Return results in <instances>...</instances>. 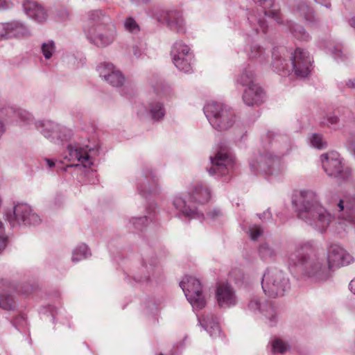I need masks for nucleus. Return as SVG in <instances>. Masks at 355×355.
<instances>
[{"instance_id": "obj_3", "label": "nucleus", "mask_w": 355, "mask_h": 355, "mask_svg": "<svg viewBox=\"0 0 355 355\" xmlns=\"http://www.w3.org/2000/svg\"><path fill=\"white\" fill-rule=\"evenodd\" d=\"M87 39L98 47L111 44L116 37V30L110 18L102 10H92L89 14V22L85 28Z\"/></svg>"}, {"instance_id": "obj_55", "label": "nucleus", "mask_w": 355, "mask_h": 355, "mask_svg": "<svg viewBox=\"0 0 355 355\" xmlns=\"http://www.w3.org/2000/svg\"><path fill=\"white\" fill-rule=\"evenodd\" d=\"M160 355H162V354H160Z\"/></svg>"}, {"instance_id": "obj_20", "label": "nucleus", "mask_w": 355, "mask_h": 355, "mask_svg": "<svg viewBox=\"0 0 355 355\" xmlns=\"http://www.w3.org/2000/svg\"><path fill=\"white\" fill-rule=\"evenodd\" d=\"M248 308L254 313L262 314L270 326L275 325L277 322L278 315L275 308L269 304L262 306L260 300L257 297H254L250 301Z\"/></svg>"}, {"instance_id": "obj_41", "label": "nucleus", "mask_w": 355, "mask_h": 355, "mask_svg": "<svg viewBox=\"0 0 355 355\" xmlns=\"http://www.w3.org/2000/svg\"><path fill=\"white\" fill-rule=\"evenodd\" d=\"M6 244L7 237L4 233L3 224L0 221V253L6 248Z\"/></svg>"}, {"instance_id": "obj_19", "label": "nucleus", "mask_w": 355, "mask_h": 355, "mask_svg": "<svg viewBox=\"0 0 355 355\" xmlns=\"http://www.w3.org/2000/svg\"><path fill=\"white\" fill-rule=\"evenodd\" d=\"M138 116L144 117L148 114L153 121H160L165 115V108L163 103L157 99H153L148 102L147 105H138L137 107Z\"/></svg>"}, {"instance_id": "obj_13", "label": "nucleus", "mask_w": 355, "mask_h": 355, "mask_svg": "<svg viewBox=\"0 0 355 355\" xmlns=\"http://www.w3.org/2000/svg\"><path fill=\"white\" fill-rule=\"evenodd\" d=\"M171 55L175 67L184 73L193 71V55L191 48L183 41H176L171 49Z\"/></svg>"}, {"instance_id": "obj_11", "label": "nucleus", "mask_w": 355, "mask_h": 355, "mask_svg": "<svg viewBox=\"0 0 355 355\" xmlns=\"http://www.w3.org/2000/svg\"><path fill=\"white\" fill-rule=\"evenodd\" d=\"M184 295L194 310L204 308L207 304L202 285L194 277L186 275L180 283Z\"/></svg>"}, {"instance_id": "obj_9", "label": "nucleus", "mask_w": 355, "mask_h": 355, "mask_svg": "<svg viewBox=\"0 0 355 355\" xmlns=\"http://www.w3.org/2000/svg\"><path fill=\"white\" fill-rule=\"evenodd\" d=\"M35 126L46 139L57 145H62L73 137L71 129L50 120L37 121Z\"/></svg>"}, {"instance_id": "obj_49", "label": "nucleus", "mask_w": 355, "mask_h": 355, "mask_svg": "<svg viewBox=\"0 0 355 355\" xmlns=\"http://www.w3.org/2000/svg\"><path fill=\"white\" fill-rule=\"evenodd\" d=\"M45 162H46L47 166L49 167H50V168H52V167H53L55 166L54 162L53 160H51V159H46Z\"/></svg>"}, {"instance_id": "obj_48", "label": "nucleus", "mask_w": 355, "mask_h": 355, "mask_svg": "<svg viewBox=\"0 0 355 355\" xmlns=\"http://www.w3.org/2000/svg\"><path fill=\"white\" fill-rule=\"evenodd\" d=\"M346 84L350 88H355V79L349 80Z\"/></svg>"}, {"instance_id": "obj_43", "label": "nucleus", "mask_w": 355, "mask_h": 355, "mask_svg": "<svg viewBox=\"0 0 355 355\" xmlns=\"http://www.w3.org/2000/svg\"><path fill=\"white\" fill-rule=\"evenodd\" d=\"M8 37L7 23H0V40Z\"/></svg>"}, {"instance_id": "obj_10", "label": "nucleus", "mask_w": 355, "mask_h": 355, "mask_svg": "<svg viewBox=\"0 0 355 355\" xmlns=\"http://www.w3.org/2000/svg\"><path fill=\"white\" fill-rule=\"evenodd\" d=\"M320 162L324 172L331 177L345 180L351 177V171L346 166L340 154L330 151L320 155Z\"/></svg>"}, {"instance_id": "obj_18", "label": "nucleus", "mask_w": 355, "mask_h": 355, "mask_svg": "<svg viewBox=\"0 0 355 355\" xmlns=\"http://www.w3.org/2000/svg\"><path fill=\"white\" fill-rule=\"evenodd\" d=\"M212 166L209 170V174H225V171H229L233 167L234 159L233 157L225 150L218 152L214 157L211 158Z\"/></svg>"}, {"instance_id": "obj_21", "label": "nucleus", "mask_w": 355, "mask_h": 355, "mask_svg": "<svg viewBox=\"0 0 355 355\" xmlns=\"http://www.w3.org/2000/svg\"><path fill=\"white\" fill-rule=\"evenodd\" d=\"M216 297L219 306L228 308L236 303V297L233 288L229 284H220L216 291Z\"/></svg>"}, {"instance_id": "obj_38", "label": "nucleus", "mask_w": 355, "mask_h": 355, "mask_svg": "<svg viewBox=\"0 0 355 355\" xmlns=\"http://www.w3.org/2000/svg\"><path fill=\"white\" fill-rule=\"evenodd\" d=\"M295 14L308 20L312 15V10L306 5L303 4L296 10Z\"/></svg>"}, {"instance_id": "obj_51", "label": "nucleus", "mask_w": 355, "mask_h": 355, "mask_svg": "<svg viewBox=\"0 0 355 355\" xmlns=\"http://www.w3.org/2000/svg\"><path fill=\"white\" fill-rule=\"evenodd\" d=\"M350 25L355 28V17L352 18V19L349 21Z\"/></svg>"}, {"instance_id": "obj_7", "label": "nucleus", "mask_w": 355, "mask_h": 355, "mask_svg": "<svg viewBox=\"0 0 355 355\" xmlns=\"http://www.w3.org/2000/svg\"><path fill=\"white\" fill-rule=\"evenodd\" d=\"M69 152L67 158L72 162L71 166L91 168L94 165L95 157L98 149L95 145L69 144L67 146Z\"/></svg>"}, {"instance_id": "obj_39", "label": "nucleus", "mask_w": 355, "mask_h": 355, "mask_svg": "<svg viewBox=\"0 0 355 355\" xmlns=\"http://www.w3.org/2000/svg\"><path fill=\"white\" fill-rule=\"evenodd\" d=\"M263 234L262 229L258 225H252L249 229V234L252 240H257Z\"/></svg>"}, {"instance_id": "obj_30", "label": "nucleus", "mask_w": 355, "mask_h": 355, "mask_svg": "<svg viewBox=\"0 0 355 355\" xmlns=\"http://www.w3.org/2000/svg\"><path fill=\"white\" fill-rule=\"evenodd\" d=\"M271 351L273 354H284L290 349V345L285 340L275 338L270 341Z\"/></svg>"}, {"instance_id": "obj_8", "label": "nucleus", "mask_w": 355, "mask_h": 355, "mask_svg": "<svg viewBox=\"0 0 355 355\" xmlns=\"http://www.w3.org/2000/svg\"><path fill=\"white\" fill-rule=\"evenodd\" d=\"M250 168L270 180L279 178L286 171V166L281 160L270 153L261 155L257 160L251 162Z\"/></svg>"}, {"instance_id": "obj_1", "label": "nucleus", "mask_w": 355, "mask_h": 355, "mask_svg": "<svg viewBox=\"0 0 355 355\" xmlns=\"http://www.w3.org/2000/svg\"><path fill=\"white\" fill-rule=\"evenodd\" d=\"M298 215L300 218L322 233L334 225H343L342 221L351 223L354 205L347 198L341 199L338 203L337 219L332 216L319 202L317 193L312 190H302L295 200Z\"/></svg>"}, {"instance_id": "obj_26", "label": "nucleus", "mask_w": 355, "mask_h": 355, "mask_svg": "<svg viewBox=\"0 0 355 355\" xmlns=\"http://www.w3.org/2000/svg\"><path fill=\"white\" fill-rule=\"evenodd\" d=\"M200 324L207 331L211 337L217 338L220 335V327L216 318L212 315L207 316L203 319L198 318Z\"/></svg>"}, {"instance_id": "obj_34", "label": "nucleus", "mask_w": 355, "mask_h": 355, "mask_svg": "<svg viewBox=\"0 0 355 355\" xmlns=\"http://www.w3.org/2000/svg\"><path fill=\"white\" fill-rule=\"evenodd\" d=\"M309 139L310 144L315 148L322 149L327 146L326 141L323 139L322 136L319 134H312Z\"/></svg>"}, {"instance_id": "obj_40", "label": "nucleus", "mask_w": 355, "mask_h": 355, "mask_svg": "<svg viewBox=\"0 0 355 355\" xmlns=\"http://www.w3.org/2000/svg\"><path fill=\"white\" fill-rule=\"evenodd\" d=\"M148 219L146 216L132 218L131 223L136 228H141L148 223Z\"/></svg>"}, {"instance_id": "obj_53", "label": "nucleus", "mask_w": 355, "mask_h": 355, "mask_svg": "<svg viewBox=\"0 0 355 355\" xmlns=\"http://www.w3.org/2000/svg\"><path fill=\"white\" fill-rule=\"evenodd\" d=\"M352 147L354 148V150L355 151V139L354 140V141L352 143Z\"/></svg>"}, {"instance_id": "obj_2", "label": "nucleus", "mask_w": 355, "mask_h": 355, "mask_svg": "<svg viewBox=\"0 0 355 355\" xmlns=\"http://www.w3.org/2000/svg\"><path fill=\"white\" fill-rule=\"evenodd\" d=\"M309 242L298 243L288 255L290 266L297 268L302 277L312 283H322L331 277V270L324 257L318 254H306L311 249Z\"/></svg>"}, {"instance_id": "obj_16", "label": "nucleus", "mask_w": 355, "mask_h": 355, "mask_svg": "<svg viewBox=\"0 0 355 355\" xmlns=\"http://www.w3.org/2000/svg\"><path fill=\"white\" fill-rule=\"evenodd\" d=\"M99 77L105 83L114 87H120L125 83V78L121 71L112 63L101 62L96 67Z\"/></svg>"}, {"instance_id": "obj_42", "label": "nucleus", "mask_w": 355, "mask_h": 355, "mask_svg": "<svg viewBox=\"0 0 355 355\" xmlns=\"http://www.w3.org/2000/svg\"><path fill=\"white\" fill-rule=\"evenodd\" d=\"M272 65L277 71H280L284 69L285 60L273 54Z\"/></svg>"}, {"instance_id": "obj_28", "label": "nucleus", "mask_w": 355, "mask_h": 355, "mask_svg": "<svg viewBox=\"0 0 355 355\" xmlns=\"http://www.w3.org/2000/svg\"><path fill=\"white\" fill-rule=\"evenodd\" d=\"M254 73L250 68L244 69L236 79V83L243 87H248L252 84H256L254 81Z\"/></svg>"}, {"instance_id": "obj_6", "label": "nucleus", "mask_w": 355, "mask_h": 355, "mask_svg": "<svg viewBox=\"0 0 355 355\" xmlns=\"http://www.w3.org/2000/svg\"><path fill=\"white\" fill-rule=\"evenodd\" d=\"M262 289L270 297L282 296L289 288V279L286 275L277 269H268L261 281Z\"/></svg>"}, {"instance_id": "obj_4", "label": "nucleus", "mask_w": 355, "mask_h": 355, "mask_svg": "<svg viewBox=\"0 0 355 355\" xmlns=\"http://www.w3.org/2000/svg\"><path fill=\"white\" fill-rule=\"evenodd\" d=\"M210 191L208 188L196 184L189 189L188 193H179L173 198L175 209L182 216L190 218H201L203 217L196 207H191L192 202L200 204L205 203L210 199Z\"/></svg>"}, {"instance_id": "obj_35", "label": "nucleus", "mask_w": 355, "mask_h": 355, "mask_svg": "<svg viewBox=\"0 0 355 355\" xmlns=\"http://www.w3.org/2000/svg\"><path fill=\"white\" fill-rule=\"evenodd\" d=\"M292 31L294 36L299 40L307 41L310 37L309 33L300 25L295 24L293 27Z\"/></svg>"}, {"instance_id": "obj_17", "label": "nucleus", "mask_w": 355, "mask_h": 355, "mask_svg": "<svg viewBox=\"0 0 355 355\" xmlns=\"http://www.w3.org/2000/svg\"><path fill=\"white\" fill-rule=\"evenodd\" d=\"M326 261L331 270L334 267L347 266L354 262V257L339 245H331L328 249Z\"/></svg>"}, {"instance_id": "obj_25", "label": "nucleus", "mask_w": 355, "mask_h": 355, "mask_svg": "<svg viewBox=\"0 0 355 355\" xmlns=\"http://www.w3.org/2000/svg\"><path fill=\"white\" fill-rule=\"evenodd\" d=\"M8 37H19L31 35L29 28L19 21L7 22Z\"/></svg>"}, {"instance_id": "obj_29", "label": "nucleus", "mask_w": 355, "mask_h": 355, "mask_svg": "<svg viewBox=\"0 0 355 355\" xmlns=\"http://www.w3.org/2000/svg\"><path fill=\"white\" fill-rule=\"evenodd\" d=\"M249 23L252 27V28L256 32L259 33L260 31L263 33H266L267 30V26L265 24V21L261 19L254 13H251L248 17Z\"/></svg>"}, {"instance_id": "obj_54", "label": "nucleus", "mask_w": 355, "mask_h": 355, "mask_svg": "<svg viewBox=\"0 0 355 355\" xmlns=\"http://www.w3.org/2000/svg\"><path fill=\"white\" fill-rule=\"evenodd\" d=\"M316 2H318V3H322V0H315Z\"/></svg>"}, {"instance_id": "obj_36", "label": "nucleus", "mask_w": 355, "mask_h": 355, "mask_svg": "<svg viewBox=\"0 0 355 355\" xmlns=\"http://www.w3.org/2000/svg\"><path fill=\"white\" fill-rule=\"evenodd\" d=\"M124 27L126 31L132 33H137L139 31V26L136 21L130 17L125 20Z\"/></svg>"}, {"instance_id": "obj_37", "label": "nucleus", "mask_w": 355, "mask_h": 355, "mask_svg": "<svg viewBox=\"0 0 355 355\" xmlns=\"http://www.w3.org/2000/svg\"><path fill=\"white\" fill-rule=\"evenodd\" d=\"M264 50L259 45H252L250 48L249 56L252 59H260L262 60L263 57Z\"/></svg>"}, {"instance_id": "obj_23", "label": "nucleus", "mask_w": 355, "mask_h": 355, "mask_svg": "<svg viewBox=\"0 0 355 355\" xmlns=\"http://www.w3.org/2000/svg\"><path fill=\"white\" fill-rule=\"evenodd\" d=\"M25 14L38 23H43L48 19L46 10L40 4L31 1H26L23 4Z\"/></svg>"}, {"instance_id": "obj_12", "label": "nucleus", "mask_w": 355, "mask_h": 355, "mask_svg": "<svg viewBox=\"0 0 355 355\" xmlns=\"http://www.w3.org/2000/svg\"><path fill=\"white\" fill-rule=\"evenodd\" d=\"M6 218L12 227L17 225H37L42 220L26 203H18L12 211L6 214Z\"/></svg>"}, {"instance_id": "obj_32", "label": "nucleus", "mask_w": 355, "mask_h": 355, "mask_svg": "<svg viewBox=\"0 0 355 355\" xmlns=\"http://www.w3.org/2000/svg\"><path fill=\"white\" fill-rule=\"evenodd\" d=\"M55 51V44L53 40H48L41 44V52L46 60L51 59Z\"/></svg>"}, {"instance_id": "obj_46", "label": "nucleus", "mask_w": 355, "mask_h": 355, "mask_svg": "<svg viewBox=\"0 0 355 355\" xmlns=\"http://www.w3.org/2000/svg\"><path fill=\"white\" fill-rule=\"evenodd\" d=\"M221 214L220 210L214 209L212 213L209 214V216L211 218H214L216 216H218Z\"/></svg>"}, {"instance_id": "obj_47", "label": "nucleus", "mask_w": 355, "mask_h": 355, "mask_svg": "<svg viewBox=\"0 0 355 355\" xmlns=\"http://www.w3.org/2000/svg\"><path fill=\"white\" fill-rule=\"evenodd\" d=\"M349 286L350 291L355 294V278L350 282Z\"/></svg>"}, {"instance_id": "obj_33", "label": "nucleus", "mask_w": 355, "mask_h": 355, "mask_svg": "<svg viewBox=\"0 0 355 355\" xmlns=\"http://www.w3.org/2000/svg\"><path fill=\"white\" fill-rule=\"evenodd\" d=\"M0 307L5 310H12L15 307L12 297L7 293L0 292Z\"/></svg>"}, {"instance_id": "obj_50", "label": "nucleus", "mask_w": 355, "mask_h": 355, "mask_svg": "<svg viewBox=\"0 0 355 355\" xmlns=\"http://www.w3.org/2000/svg\"><path fill=\"white\" fill-rule=\"evenodd\" d=\"M141 51L136 46V47H134V54L137 56V57H139L141 55Z\"/></svg>"}, {"instance_id": "obj_14", "label": "nucleus", "mask_w": 355, "mask_h": 355, "mask_svg": "<svg viewBox=\"0 0 355 355\" xmlns=\"http://www.w3.org/2000/svg\"><path fill=\"white\" fill-rule=\"evenodd\" d=\"M154 17L166 26L173 31L184 33L186 31L185 21L182 14L173 9H156L153 12Z\"/></svg>"}, {"instance_id": "obj_44", "label": "nucleus", "mask_w": 355, "mask_h": 355, "mask_svg": "<svg viewBox=\"0 0 355 355\" xmlns=\"http://www.w3.org/2000/svg\"><path fill=\"white\" fill-rule=\"evenodd\" d=\"M12 3L10 0H0V10H4L10 8Z\"/></svg>"}, {"instance_id": "obj_5", "label": "nucleus", "mask_w": 355, "mask_h": 355, "mask_svg": "<svg viewBox=\"0 0 355 355\" xmlns=\"http://www.w3.org/2000/svg\"><path fill=\"white\" fill-rule=\"evenodd\" d=\"M204 112L211 125L219 131L227 130L235 121L234 113L219 102H207L204 107Z\"/></svg>"}, {"instance_id": "obj_24", "label": "nucleus", "mask_w": 355, "mask_h": 355, "mask_svg": "<svg viewBox=\"0 0 355 355\" xmlns=\"http://www.w3.org/2000/svg\"><path fill=\"white\" fill-rule=\"evenodd\" d=\"M256 3H259L263 8L265 15L271 17L277 23L280 24L281 16L279 9L277 4L275 3L274 0H253Z\"/></svg>"}, {"instance_id": "obj_22", "label": "nucleus", "mask_w": 355, "mask_h": 355, "mask_svg": "<svg viewBox=\"0 0 355 355\" xmlns=\"http://www.w3.org/2000/svg\"><path fill=\"white\" fill-rule=\"evenodd\" d=\"M265 93L257 84L246 87L243 94V101L248 106L259 105L264 101Z\"/></svg>"}, {"instance_id": "obj_31", "label": "nucleus", "mask_w": 355, "mask_h": 355, "mask_svg": "<svg viewBox=\"0 0 355 355\" xmlns=\"http://www.w3.org/2000/svg\"><path fill=\"white\" fill-rule=\"evenodd\" d=\"M155 269L152 265L144 263L139 268V272L136 279L139 282L148 280L151 276L155 275Z\"/></svg>"}, {"instance_id": "obj_15", "label": "nucleus", "mask_w": 355, "mask_h": 355, "mask_svg": "<svg viewBox=\"0 0 355 355\" xmlns=\"http://www.w3.org/2000/svg\"><path fill=\"white\" fill-rule=\"evenodd\" d=\"M291 62L293 71L298 78H306L310 74L313 58L307 51L297 48L292 54Z\"/></svg>"}, {"instance_id": "obj_27", "label": "nucleus", "mask_w": 355, "mask_h": 355, "mask_svg": "<svg viewBox=\"0 0 355 355\" xmlns=\"http://www.w3.org/2000/svg\"><path fill=\"white\" fill-rule=\"evenodd\" d=\"M91 254L90 250L87 245L85 243H81L73 250L71 260L73 262L76 263L88 258Z\"/></svg>"}, {"instance_id": "obj_45", "label": "nucleus", "mask_w": 355, "mask_h": 355, "mask_svg": "<svg viewBox=\"0 0 355 355\" xmlns=\"http://www.w3.org/2000/svg\"><path fill=\"white\" fill-rule=\"evenodd\" d=\"M328 125H334L338 122V118L336 116H330L327 119Z\"/></svg>"}, {"instance_id": "obj_52", "label": "nucleus", "mask_w": 355, "mask_h": 355, "mask_svg": "<svg viewBox=\"0 0 355 355\" xmlns=\"http://www.w3.org/2000/svg\"><path fill=\"white\" fill-rule=\"evenodd\" d=\"M335 56H336V57H338V56H340V51H337V53H335Z\"/></svg>"}]
</instances>
